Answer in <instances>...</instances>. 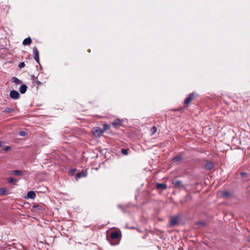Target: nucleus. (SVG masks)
<instances>
[{
    "mask_svg": "<svg viewBox=\"0 0 250 250\" xmlns=\"http://www.w3.org/2000/svg\"><path fill=\"white\" fill-rule=\"evenodd\" d=\"M27 87L25 84H22L19 89L20 92L21 94L25 93L27 90Z\"/></svg>",
    "mask_w": 250,
    "mask_h": 250,
    "instance_id": "nucleus-17",
    "label": "nucleus"
},
{
    "mask_svg": "<svg viewBox=\"0 0 250 250\" xmlns=\"http://www.w3.org/2000/svg\"><path fill=\"white\" fill-rule=\"evenodd\" d=\"M33 54H34V58L35 60L38 63H40L39 53V51L36 47H34L33 48Z\"/></svg>",
    "mask_w": 250,
    "mask_h": 250,
    "instance_id": "nucleus-4",
    "label": "nucleus"
},
{
    "mask_svg": "<svg viewBox=\"0 0 250 250\" xmlns=\"http://www.w3.org/2000/svg\"><path fill=\"white\" fill-rule=\"evenodd\" d=\"M172 184L176 188L184 187L182 182L180 180H174L172 182Z\"/></svg>",
    "mask_w": 250,
    "mask_h": 250,
    "instance_id": "nucleus-10",
    "label": "nucleus"
},
{
    "mask_svg": "<svg viewBox=\"0 0 250 250\" xmlns=\"http://www.w3.org/2000/svg\"><path fill=\"white\" fill-rule=\"evenodd\" d=\"M87 175V172L86 170H83L81 172H78L76 175L75 179L76 180H78L80 178L85 177Z\"/></svg>",
    "mask_w": 250,
    "mask_h": 250,
    "instance_id": "nucleus-5",
    "label": "nucleus"
},
{
    "mask_svg": "<svg viewBox=\"0 0 250 250\" xmlns=\"http://www.w3.org/2000/svg\"><path fill=\"white\" fill-rule=\"evenodd\" d=\"M31 42H32L31 39L30 37H28L23 40V41L22 42V44L24 45H30L31 44Z\"/></svg>",
    "mask_w": 250,
    "mask_h": 250,
    "instance_id": "nucleus-16",
    "label": "nucleus"
},
{
    "mask_svg": "<svg viewBox=\"0 0 250 250\" xmlns=\"http://www.w3.org/2000/svg\"><path fill=\"white\" fill-rule=\"evenodd\" d=\"M110 127V125L108 124H104L103 125V130L104 131L107 130Z\"/></svg>",
    "mask_w": 250,
    "mask_h": 250,
    "instance_id": "nucleus-24",
    "label": "nucleus"
},
{
    "mask_svg": "<svg viewBox=\"0 0 250 250\" xmlns=\"http://www.w3.org/2000/svg\"><path fill=\"white\" fill-rule=\"evenodd\" d=\"M88 51L90 52V49H88Z\"/></svg>",
    "mask_w": 250,
    "mask_h": 250,
    "instance_id": "nucleus-33",
    "label": "nucleus"
},
{
    "mask_svg": "<svg viewBox=\"0 0 250 250\" xmlns=\"http://www.w3.org/2000/svg\"><path fill=\"white\" fill-rule=\"evenodd\" d=\"M195 224L197 225H200V226H202L203 227L205 226V225H206L205 222H200V221L196 222Z\"/></svg>",
    "mask_w": 250,
    "mask_h": 250,
    "instance_id": "nucleus-25",
    "label": "nucleus"
},
{
    "mask_svg": "<svg viewBox=\"0 0 250 250\" xmlns=\"http://www.w3.org/2000/svg\"><path fill=\"white\" fill-rule=\"evenodd\" d=\"M121 152L124 155H126L128 154V149H125V148H122L121 149Z\"/></svg>",
    "mask_w": 250,
    "mask_h": 250,
    "instance_id": "nucleus-23",
    "label": "nucleus"
},
{
    "mask_svg": "<svg viewBox=\"0 0 250 250\" xmlns=\"http://www.w3.org/2000/svg\"><path fill=\"white\" fill-rule=\"evenodd\" d=\"M247 173L246 172H242L241 173V175L242 176H244L245 175H246Z\"/></svg>",
    "mask_w": 250,
    "mask_h": 250,
    "instance_id": "nucleus-31",
    "label": "nucleus"
},
{
    "mask_svg": "<svg viewBox=\"0 0 250 250\" xmlns=\"http://www.w3.org/2000/svg\"><path fill=\"white\" fill-rule=\"evenodd\" d=\"M36 84H37L38 85H41V84H42V83H41L40 81H39V80H37V81H36Z\"/></svg>",
    "mask_w": 250,
    "mask_h": 250,
    "instance_id": "nucleus-30",
    "label": "nucleus"
},
{
    "mask_svg": "<svg viewBox=\"0 0 250 250\" xmlns=\"http://www.w3.org/2000/svg\"><path fill=\"white\" fill-rule=\"evenodd\" d=\"M8 193V190L6 188H0V195H6Z\"/></svg>",
    "mask_w": 250,
    "mask_h": 250,
    "instance_id": "nucleus-12",
    "label": "nucleus"
},
{
    "mask_svg": "<svg viewBox=\"0 0 250 250\" xmlns=\"http://www.w3.org/2000/svg\"><path fill=\"white\" fill-rule=\"evenodd\" d=\"M180 217L178 216H174L172 217L169 221V225L170 226H174L177 224V222L179 220Z\"/></svg>",
    "mask_w": 250,
    "mask_h": 250,
    "instance_id": "nucleus-6",
    "label": "nucleus"
},
{
    "mask_svg": "<svg viewBox=\"0 0 250 250\" xmlns=\"http://www.w3.org/2000/svg\"><path fill=\"white\" fill-rule=\"evenodd\" d=\"M195 97V95L194 93H192L190 94L188 97L186 98L185 100L184 103L186 104H189L192 100Z\"/></svg>",
    "mask_w": 250,
    "mask_h": 250,
    "instance_id": "nucleus-7",
    "label": "nucleus"
},
{
    "mask_svg": "<svg viewBox=\"0 0 250 250\" xmlns=\"http://www.w3.org/2000/svg\"><path fill=\"white\" fill-rule=\"evenodd\" d=\"M157 131V128L155 126H153L151 128V132L152 134H154Z\"/></svg>",
    "mask_w": 250,
    "mask_h": 250,
    "instance_id": "nucleus-26",
    "label": "nucleus"
},
{
    "mask_svg": "<svg viewBox=\"0 0 250 250\" xmlns=\"http://www.w3.org/2000/svg\"><path fill=\"white\" fill-rule=\"evenodd\" d=\"M119 233L117 231L111 232L110 234V238H108V241L111 245L115 246L119 244L120 239H119Z\"/></svg>",
    "mask_w": 250,
    "mask_h": 250,
    "instance_id": "nucleus-1",
    "label": "nucleus"
},
{
    "mask_svg": "<svg viewBox=\"0 0 250 250\" xmlns=\"http://www.w3.org/2000/svg\"><path fill=\"white\" fill-rule=\"evenodd\" d=\"M2 142L0 141V147L2 146Z\"/></svg>",
    "mask_w": 250,
    "mask_h": 250,
    "instance_id": "nucleus-32",
    "label": "nucleus"
},
{
    "mask_svg": "<svg viewBox=\"0 0 250 250\" xmlns=\"http://www.w3.org/2000/svg\"><path fill=\"white\" fill-rule=\"evenodd\" d=\"M213 166L214 165L212 162H208L205 165V168L207 170H211Z\"/></svg>",
    "mask_w": 250,
    "mask_h": 250,
    "instance_id": "nucleus-11",
    "label": "nucleus"
},
{
    "mask_svg": "<svg viewBox=\"0 0 250 250\" xmlns=\"http://www.w3.org/2000/svg\"><path fill=\"white\" fill-rule=\"evenodd\" d=\"M10 97L14 100L18 99L20 98V94L19 92L16 90H11L9 94Z\"/></svg>",
    "mask_w": 250,
    "mask_h": 250,
    "instance_id": "nucleus-3",
    "label": "nucleus"
},
{
    "mask_svg": "<svg viewBox=\"0 0 250 250\" xmlns=\"http://www.w3.org/2000/svg\"><path fill=\"white\" fill-rule=\"evenodd\" d=\"M19 135L21 136H25L27 135V133L25 131H21L19 132Z\"/></svg>",
    "mask_w": 250,
    "mask_h": 250,
    "instance_id": "nucleus-21",
    "label": "nucleus"
},
{
    "mask_svg": "<svg viewBox=\"0 0 250 250\" xmlns=\"http://www.w3.org/2000/svg\"><path fill=\"white\" fill-rule=\"evenodd\" d=\"M230 195L229 193L228 192V191H224L223 192V196H224V197H227V196H228Z\"/></svg>",
    "mask_w": 250,
    "mask_h": 250,
    "instance_id": "nucleus-28",
    "label": "nucleus"
},
{
    "mask_svg": "<svg viewBox=\"0 0 250 250\" xmlns=\"http://www.w3.org/2000/svg\"><path fill=\"white\" fill-rule=\"evenodd\" d=\"M7 181L8 183L10 184H14L15 185L18 182V180L13 178V177H9L7 178Z\"/></svg>",
    "mask_w": 250,
    "mask_h": 250,
    "instance_id": "nucleus-14",
    "label": "nucleus"
},
{
    "mask_svg": "<svg viewBox=\"0 0 250 250\" xmlns=\"http://www.w3.org/2000/svg\"><path fill=\"white\" fill-rule=\"evenodd\" d=\"M12 82L16 84H19L20 83H21V82L17 77H13L12 78Z\"/></svg>",
    "mask_w": 250,
    "mask_h": 250,
    "instance_id": "nucleus-20",
    "label": "nucleus"
},
{
    "mask_svg": "<svg viewBox=\"0 0 250 250\" xmlns=\"http://www.w3.org/2000/svg\"><path fill=\"white\" fill-rule=\"evenodd\" d=\"M36 196V193L33 191H30L27 192L26 198L27 199H34Z\"/></svg>",
    "mask_w": 250,
    "mask_h": 250,
    "instance_id": "nucleus-9",
    "label": "nucleus"
},
{
    "mask_svg": "<svg viewBox=\"0 0 250 250\" xmlns=\"http://www.w3.org/2000/svg\"><path fill=\"white\" fill-rule=\"evenodd\" d=\"M11 149V147L10 146H7L6 147H5L3 150V151H4L5 152H7V151H8L9 150H10Z\"/></svg>",
    "mask_w": 250,
    "mask_h": 250,
    "instance_id": "nucleus-29",
    "label": "nucleus"
},
{
    "mask_svg": "<svg viewBox=\"0 0 250 250\" xmlns=\"http://www.w3.org/2000/svg\"><path fill=\"white\" fill-rule=\"evenodd\" d=\"M92 133L95 136L99 137L104 133V130L100 127H95L93 128Z\"/></svg>",
    "mask_w": 250,
    "mask_h": 250,
    "instance_id": "nucleus-2",
    "label": "nucleus"
},
{
    "mask_svg": "<svg viewBox=\"0 0 250 250\" xmlns=\"http://www.w3.org/2000/svg\"><path fill=\"white\" fill-rule=\"evenodd\" d=\"M182 159V158L180 156H175L172 159V163H177V162H180V161H181Z\"/></svg>",
    "mask_w": 250,
    "mask_h": 250,
    "instance_id": "nucleus-18",
    "label": "nucleus"
},
{
    "mask_svg": "<svg viewBox=\"0 0 250 250\" xmlns=\"http://www.w3.org/2000/svg\"><path fill=\"white\" fill-rule=\"evenodd\" d=\"M15 111V109L12 107H6L4 110V112L5 113H10V112H13Z\"/></svg>",
    "mask_w": 250,
    "mask_h": 250,
    "instance_id": "nucleus-19",
    "label": "nucleus"
},
{
    "mask_svg": "<svg viewBox=\"0 0 250 250\" xmlns=\"http://www.w3.org/2000/svg\"><path fill=\"white\" fill-rule=\"evenodd\" d=\"M122 124H123L122 121L119 119L114 120V121L112 123L113 126L115 128L119 127L120 126L122 125Z\"/></svg>",
    "mask_w": 250,
    "mask_h": 250,
    "instance_id": "nucleus-8",
    "label": "nucleus"
},
{
    "mask_svg": "<svg viewBox=\"0 0 250 250\" xmlns=\"http://www.w3.org/2000/svg\"><path fill=\"white\" fill-rule=\"evenodd\" d=\"M77 169L75 168H71L69 170V174L70 175H73L75 172L76 171Z\"/></svg>",
    "mask_w": 250,
    "mask_h": 250,
    "instance_id": "nucleus-22",
    "label": "nucleus"
},
{
    "mask_svg": "<svg viewBox=\"0 0 250 250\" xmlns=\"http://www.w3.org/2000/svg\"><path fill=\"white\" fill-rule=\"evenodd\" d=\"M18 66L20 68H22L25 66V63L24 62H21L19 64Z\"/></svg>",
    "mask_w": 250,
    "mask_h": 250,
    "instance_id": "nucleus-27",
    "label": "nucleus"
},
{
    "mask_svg": "<svg viewBox=\"0 0 250 250\" xmlns=\"http://www.w3.org/2000/svg\"><path fill=\"white\" fill-rule=\"evenodd\" d=\"M11 174L17 176H20L23 174V172L19 170H15L11 172Z\"/></svg>",
    "mask_w": 250,
    "mask_h": 250,
    "instance_id": "nucleus-15",
    "label": "nucleus"
},
{
    "mask_svg": "<svg viewBox=\"0 0 250 250\" xmlns=\"http://www.w3.org/2000/svg\"><path fill=\"white\" fill-rule=\"evenodd\" d=\"M119 207L120 208H122L121 206H120V205H119Z\"/></svg>",
    "mask_w": 250,
    "mask_h": 250,
    "instance_id": "nucleus-34",
    "label": "nucleus"
},
{
    "mask_svg": "<svg viewBox=\"0 0 250 250\" xmlns=\"http://www.w3.org/2000/svg\"><path fill=\"white\" fill-rule=\"evenodd\" d=\"M156 187L157 189H165L167 188V186L165 184L158 183Z\"/></svg>",
    "mask_w": 250,
    "mask_h": 250,
    "instance_id": "nucleus-13",
    "label": "nucleus"
}]
</instances>
